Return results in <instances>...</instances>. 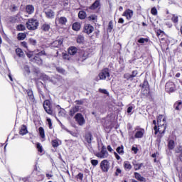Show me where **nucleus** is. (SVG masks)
I'll return each instance as SVG.
<instances>
[{
  "label": "nucleus",
  "instance_id": "nucleus-1",
  "mask_svg": "<svg viewBox=\"0 0 182 182\" xmlns=\"http://www.w3.org/2000/svg\"><path fill=\"white\" fill-rule=\"evenodd\" d=\"M26 26L27 29H29V31H35L38 29V26H39V22L36 19L31 18L28 19L26 23Z\"/></svg>",
  "mask_w": 182,
  "mask_h": 182
},
{
  "label": "nucleus",
  "instance_id": "nucleus-2",
  "mask_svg": "<svg viewBox=\"0 0 182 182\" xmlns=\"http://www.w3.org/2000/svg\"><path fill=\"white\" fill-rule=\"evenodd\" d=\"M100 80H110V70L104 68L99 74Z\"/></svg>",
  "mask_w": 182,
  "mask_h": 182
},
{
  "label": "nucleus",
  "instance_id": "nucleus-3",
  "mask_svg": "<svg viewBox=\"0 0 182 182\" xmlns=\"http://www.w3.org/2000/svg\"><path fill=\"white\" fill-rule=\"evenodd\" d=\"M95 156L99 159H107L109 157V152H107V149L105 145L102 146L101 151L97 152Z\"/></svg>",
  "mask_w": 182,
  "mask_h": 182
},
{
  "label": "nucleus",
  "instance_id": "nucleus-4",
  "mask_svg": "<svg viewBox=\"0 0 182 182\" xmlns=\"http://www.w3.org/2000/svg\"><path fill=\"white\" fill-rule=\"evenodd\" d=\"M100 167H101V170L104 173H107V171H109V169L110 168V162H109V161L105 159L101 161Z\"/></svg>",
  "mask_w": 182,
  "mask_h": 182
},
{
  "label": "nucleus",
  "instance_id": "nucleus-5",
  "mask_svg": "<svg viewBox=\"0 0 182 182\" xmlns=\"http://www.w3.org/2000/svg\"><path fill=\"white\" fill-rule=\"evenodd\" d=\"M165 90L168 93H173L176 90V85L173 82H168L165 85Z\"/></svg>",
  "mask_w": 182,
  "mask_h": 182
},
{
  "label": "nucleus",
  "instance_id": "nucleus-6",
  "mask_svg": "<svg viewBox=\"0 0 182 182\" xmlns=\"http://www.w3.org/2000/svg\"><path fill=\"white\" fill-rule=\"evenodd\" d=\"M63 43V38H58L55 41L51 43V48L53 49H55L60 48Z\"/></svg>",
  "mask_w": 182,
  "mask_h": 182
},
{
  "label": "nucleus",
  "instance_id": "nucleus-7",
  "mask_svg": "<svg viewBox=\"0 0 182 182\" xmlns=\"http://www.w3.org/2000/svg\"><path fill=\"white\" fill-rule=\"evenodd\" d=\"M135 135L134 137L135 139H142L143 136H144V129L140 128L139 127H136L135 128Z\"/></svg>",
  "mask_w": 182,
  "mask_h": 182
},
{
  "label": "nucleus",
  "instance_id": "nucleus-8",
  "mask_svg": "<svg viewBox=\"0 0 182 182\" xmlns=\"http://www.w3.org/2000/svg\"><path fill=\"white\" fill-rule=\"evenodd\" d=\"M44 110L48 113V114H53V111H52V108H50V101L46 100L43 102Z\"/></svg>",
  "mask_w": 182,
  "mask_h": 182
},
{
  "label": "nucleus",
  "instance_id": "nucleus-9",
  "mask_svg": "<svg viewBox=\"0 0 182 182\" xmlns=\"http://www.w3.org/2000/svg\"><path fill=\"white\" fill-rule=\"evenodd\" d=\"M75 119L78 123L79 126H83V124L85 123V117H83V115H82L80 113L76 114Z\"/></svg>",
  "mask_w": 182,
  "mask_h": 182
},
{
  "label": "nucleus",
  "instance_id": "nucleus-10",
  "mask_svg": "<svg viewBox=\"0 0 182 182\" xmlns=\"http://www.w3.org/2000/svg\"><path fill=\"white\" fill-rule=\"evenodd\" d=\"M93 31H95V28L93 27V26H92L90 24H85L84 26L83 32L85 33H87V35H90V33H92V32H93Z\"/></svg>",
  "mask_w": 182,
  "mask_h": 182
},
{
  "label": "nucleus",
  "instance_id": "nucleus-11",
  "mask_svg": "<svg viewBox=\"0 0 182 182\" xmlns=\"http://www.w3.org/2000/svg\"><path fill=\"white\" fill-rule=\"evenodd\" d=\"M142 92L143 95H149V82L145 79L144 80V82L142 84Z\"/></svg>",
  "mask_w": 182,
  "mask_h": 182
},
{
  "label": "nucleus",
  "instance_id": "nucleus-12",
  "mask_svg": "<svg viewBox=\"0 0 182 182\" xmlns=\"http://www.w3.org/2000/svg\"><path fill=\"white\" fill-rule=\"evenodd\" d=\"M44 14H46V16L48 18V19H53V18H55V11L52 9H45Z\"/></svg>",
  "mask_w": 182,
  "mask_h": 182
},
{
  "label": "nucleus",
  "instance_id": "nucleus-13",
  "mask_svg": "<svg viewBox=\"0 0 182 182\" xmlns=\"http://www.w3.org/2000/svg\"><path fill=\"white\" fill-rule=\"evenodd\" d=\"M66 22H68V18L66 17H57L55 18V23L58 25H66Z\"/></svg>",
  "mask_w": 182,
  "mask_h": 182
},
{
  "label": "nucleus",
  "instance_id": "nucleus-14",
  "mask_svg": "<svg viewBox=\"0 0 182 182\" xmlns=\"http://www.w3.org/2000/svg\"><path fill=\"white\" fill-rule=\"evenodd\" d=\"M122 16H125L128 21H130V19H132V18L133 17V10H126L123 13Z\"/></svg>",
  "mask_w": 182,
  "mask_h": 182
},
{
  "label": "nucleus",
  "instance_id": "nucleus-15",
  "mask_svg": "<svg viewBox=\"0 0 182 182\" xmlns=\"http://www.w3.org/2000/svg\"><path fill=\"white\" fill-rule=\"evenodd\" d=\"M89 58V53L86 51H83L80 55V57L78 58V62H85Z\"/></svg>",
  "mask_w": 182,
  "mask_h": 182
},
{
  "label": "nucleus",
  "instance_id": "nucleus-16",
  "mask_svg": "<svg viewBox=\"0 0 182 182\" xmlns=\"http://www.w3.org/2000/svg\"><path fill=\"white\" fill-rule=\"evenodd\" d=\"M97 8H100V0H95V1L89 7V9L95 11V9H97Z\"/></svg>",
  "mask_w": 182,
  "mask_h": 182
},
{
  "label": "nucleus",
  "instance_id": "nucleus-17",
  "mask_svg": "<svg viewBox=\"0 0 182 182\" xmlns=\"http://www.w3.org/2000/svg\"><path fill=\"white\" fill-rule=\"evenodd\" d=\"M85 140L87 141V143H92V141L93 140V135L90 132H87L85 134Z\"/></svg>",
  "mask_w": 182,
  "mask_h": 182
},
{
  "label": "nucleus",
  "instance_id": "nucleus-18",
  "mask_svg": "<svg viewBox=\"0 0 182 182\" xmlns=\"http://www.w3.org/2000/svg\"><path fill=\"white\" fill-rule=\"evenodd\" d=\"M19 134H21V136H25V134H28V127H26V125L23 124L21 127Z\"/></svg>",
  "mask_w": 182,
  "mask_h": 182
},
{
  "label": "nucleus",
  "instance_id": "nucleus-19",
  "mask_svg": "<svg viewBox=\"0 0 182 182\" xmlns=\"http://www.w3.org/2000/svg\"><path fill=\"white\" fill-rule=\"evenodd\" d=\"M77 53V48L75 46H71L68 48V55H71L72 56L76 55Z\"/></svg>",
  "mask_w": 182,
  "mask_h": 182
},
{
  "label": "nucleus",
  "instance_id": "nucleus-20",
  "mask_svg": "<svg viewBox=\"0 0 182 182\" xmlns=\"http://www.w3.org/2000/svg\"><path fill=\"white\" fill-rule=\"evenodd\" d=\"M134 177L138 181L141 182H146V178L141 176V175L137 172H135L134 173Z\"/></svg>",
  "mask_w": 182,
  "mask_h": 182
},
{
  "label": "nucleus",
  "instance_id": "nucleus-21",
  "mask_svg": "<svg viewBox=\"0 0 182 182\" xmlns=\"http://www.w3.org/2000/svg\"><path fill=\"white\" fill-rule=\"evenodd\" d=\"M26 11L27 14H29V15H31V14H33V12H35V7H33V5H27L26 6Z\"/></svg>",
  "mask_w": 182,
  "mask_h": 182
},
{
  "label": "nucleus",
  "instance_id": "nucleus-22",
  "mask_svg": "<svg viewBox=\"0 0 182 182\" xmlns=\"http://www.w3.org/2000/svg\"><path fill=\"white\" fill-rule=\"evenodd\" d=\"M159 129L158 131H155V134H157L158 133H160V134L164 135V133H166V125L164 124H163L161 127H163L164 129L161 130V128L160 127V125H159Z\"/></svg>",
  "mask_w": 182,
  "mask_h": 182
},
{
  "label": "nucleus",
  "instance_id": "nucleus-23",
  "mask_svg": "<svg viewBox=\"0 0 182 182\" xmlns=\"http://www.w3.org/2000/svg\"><path fill=\"white\" fill-rule=\"evenodd\" d=\"M27 95L28 96V99L31 100V102H33L35 100V96H33V92L32 90L28 89L26 90Z\"/></svg>",
  "mask_w": 182,
  "mask_h": 182
},
{
  "label": "nucleus",
  "instance_id": "nucleus-24",
  "mask_svg": "<svg viewBox=\"0 0 182 182\" xmlns=\"http://www.w3.org/2000/svg\"><path fill=\"white\" fill-rule=\"evenodd\" d=\"M173 108L175 109V110H178L180 111L182 109V102L181 101H178L175 102V104L173 105Z\"/></svg>",
  "mask_w": 182,
  "mask_h": 182
},
{
  "label": "nucleus",
  "instance_id": "nucleus-25",
  "mask_svg": "<svg viewBox=\"0 0 182 182\" xmlns=\"http://www.w3.org/2000/svg\"><path fill=\"white\" fill-rule=\"evenodd\" d=\"M23 73L25 76H29V75H31V68L28 67V65H25L23 66Z\"/></svg>",
  "mask_w": 182,
  "mask_h": 182
},
{
  "label": "nucleus",
  "instance_id": "nucleus-26",
  "mask_svg": "<svg viewBox=\"0 0 182 182\" xmlns=\"http://www.w3.org/2000/svg\"><path fill=\"white\" fill-rule=\"evenodd\" d=\"M16 53L17 56H18L19 58H25V53L22 50V49H21L19 48L16 49Z\"/></svg>",
  "mask_w": 182,
  "mask_h": 182
},
{
  "label": "nucleus",
  "instance_id": "nucleus-27",
  "mask_svg": "<svg viewBox=\"0 0 182 182\" xmlns=\"http://www.w3.org/2000/svg\"><path fill=\"white\" fill-rule=\"evenodd\" d=\"M79 112V106H75L70 110V116H75V113Z\"/></svg>",
  "mask_w": 182,
  "mask_h": 182
},
{
  "label": "nucleus",
  "instance_id": "nucleus-28",
  "mask_svg": "<svg viewBox=\"0 0 182 182\" xmlns=\"http://www.w3.org/2000/svg\"><path fill=\"white\" fill-rule=\"evenodd\" d=\"M42 31H44V32H49V30L50 29V24L44 23L41 26Z\"/></svg>",
  "mask_w": 182,
  "mask_h": 182
},
{
  "label": "nucleus",
  "instance_id": "nucleus-29",
  "mask_svg": "<svg viewBox=\"0 0 182 182\" xmlns=\"http://www.w3.org/2000/svg\"><path fill=\"white\" fill-rule=\"evenodd\" d=\"M33 61L34 62V63H37V65H42V63H43V61L41 59V58H39L38 56L33 57Z\"/></svg>",
  "mask_w": 182,
  "mask_h": 182
},
{
  "label": "nucleus",
  "instance_id": "nucleus-30",
  "mask_svg": "<svg viewBox=\"0 0 182 182\" xmlns=\"http://www.w3.org/2000/svg\"><path fill=\"white\" fill-rule=\"evenodd\" d=\"M73 31H80V23H74L72 26Z\"/></svg>",
  "mask_w": 182,
  "mask_h": 182
},
{
  "label": "nucleus",
  "instance_id": "nucleus-31",
  "mask_svg": "<svg viewBox=\"0 0 182 182\" xmlns=\"http://www.w3.org/2000/svg\"><path fill=\"white\" fill-rule=\"evenodd\" d=\"M85 42V37L82 35H79L77 37V43L82 44Z\"/></svg>",
  "mask_w": 182,
  "mask_h": 182
},
{
  "label": "nucleus",
  "instance_id": "nucleus-32",
  "mask_svg": "<svg viewBox=\"0 0 182 182\" xmlns=\"http://www.w3.org/2000/svg\"><path fill=\"white\" fill-rule=\"evenodd\" d=\"M78 17L80 19H85L86 12H85L84 11H80L78 13Z\"/></svg>",
  "mask_w": 182,
  "mask_h": 182
},
{
  "label": "nucleus",
  "instance_id": "nucleus-33",
  "mask_svg": "<svg viewBox=\"0 0 182 182\" xmlns=\"http://www.w3.org/2000/svg\"><path fill=\"white\" fill-rule=\"evenodd\" d=\"M39 134L42 139H45V129L43 127H40L38 129Z\"/></svg>",
  "mask_w": 182,
  "mask_h": 182
},
{
  "label": "nucleus",
  "instance_id": "nucleus-34",
  "mask_svg": "<svg viewBox=\"0 0 182 182\" xmlns=\"http://www.w3.org/2000/svg\"><path fill=\"white\" fill-rule=\"evenodd\" d=\"M168 147L169 150H173L174 147H176V145L174 144V141L173 140H170L168 144Z\"/></svg>",
  "mask_w": 182,
  "mask_h": 182
},
{
  "label": "nucleus",
  "instance_id": "nucleus-35",
  "mask_svg": "<svg viewBox=\"0 0 182 182\" xmlns=\"http://www.w3.org/2000/svg\"><path fill=\"white\" fill-rule=\"evenodd\" d=\"M26 38V34L25 33H19L18 34V41H23Z\"/></svg>",
  "mask_w": 182,
  "mask_h": 182
},
{
  "label": "nucleus",
  "instance_id": "nucleus-36",
  "mask_svg": "<svg viewBox=\"0 0 182 182\" xmlns=\"http://www.w3.org/2000/svg\"><path fill=\"white\" fill-rule=\"evenodd\" d=\"M117 152L118 154H124V151L123 150V146H118L117 148Z\"/></svg>",
  "mask_w": 182,
  "mask_h": 182
},
{
  "label": "nucleus",
  "instance_id": "nucleus-37",
  "mask_svg": "<svg viewBox=\"0 0 182 182\" xmlns=\"http://www.w3.org/2000/svg\"><path fill=\"white\" fill-rule=\"evenodd\" d=\"M17 31H25L26 29V27L23 24L18 25L16 27Z\"/></svg>",
  "mask_w": 182,
  "mask_h": 182
},
{
  "label": "nucleus",
  "instance_id": "nucleus-38",
  "mask_svg": "<svg viewBox=\"0 0 182 182\" xmlns=\"http://www.w3.org/2000/svg\"><path fill=\"white\" fill-rule=\"evenodd\" d=\"M124 167L127 170H132V164H130V163H129V162H124Z\"/></svg>",
  "mask_w": 182,
  "mask_h": 182
},
{
  "label": "nucleus",
  "instance_id": "nucleus-39",
  "mask_svg": "<svg viewBox=\"0 0 182 182\" xmlns=\"http://www.w3.org/2000/svg\"><path fill=\"white\" fill-rule=\"evenodd\" d=\"M124 78L127 79V80H133V78L132 77V74L130 73H126L124 75Z\"/></svg>",
  "mask_w": 182,
  "mask_h": 182
},
{
  "label": "nucleus",
  "instance_id": "nucleus-40",
  "mask_svg": "<svg viewBox=\"0 0 182 182\" xmlns=\"http://www.w3.org/2000/svg\"><path fill=\"white\" fill-rule=\"evenodd\" d=\"M112 30H113V21H111L109 22L107 31L108 32H112Z\"/></svg>",
  "mask_w": 182,
  "mask_h": 182
},
{
  "label": "nucleus",
  "instance_id": "nucleus-41",
  "mask_svg": "<svg viewBox=\"0 0 182 182\" xmlns=\"http://www.w3.org/2000/svg\"><path fill=\"white\" fill-rule=\"evenodd\" d=\"M66 114V111L65 109H60L59 112H58V116H61L62 117H65Z\"/></svg>",
  "mask_w": 182,
  "mask_h": 182
},
{
  "label": "nucleus",
  "instance_id": "nucleus-42",
  "mask_svg": "<svg viewBox=\"0 0 182 182\" xmlns=\"http://www.w3.org/2000/svg\"><path fill=\"white\" fill-rule=\"evenodd\" d=\"M171 21L174 23H178V16H177L175 14H173L172 18H171Z\"/></svg>",
  "mask_w": 182,
  "mask_h": 182
},
{
  "label": "nucleus",
  "instance_id": "nucleus-43",
  "mask_svg": "<svg viewBox=\"0 0 182 182\" xmlns=\"http://www.w3.org/2000/svg\"><path fill=\"white\" fill-rule=\"evenodd\" d=\"M149 42V38H141L138 40V43H145Z\"/></svg>",
  "mask_w": 182,
  "mask_h": 182
},
{
  "label": "nucleus",
  "instance_id": "nucleus-44",
  "mask_svg": "<svg viewBox=\"0 0 182 182\" xmlns=\"http://www.w3.org/2000/svg\"><path fill=\"white\" fill-rule=\"evenodd\" d=\"M52 146H53V147H58L59 146V141H58V139L53 140Z\"/></svg>",
  "mask_w": 182,
  "mask_h": 182
},
{
  "label": "nucleus",
  "instance_id": "nucleus-45",
  "mask_svg": "<svg viewBox=\"0 0 182 182\" xmlns=\"http://www.w3.org/2000/svg\"><path fill=\"white\" fill-rule=\"evenodd\" d=\"M36 85H37V87H43V82H41V81H39L38 80H36Z\"/></svg>",
  "mask_w": 182,
  "mask_h": 182
},
{
  "label": "nucleus",
  "instance_id": "nucleus-46",
  "mask_svg": "<svg viewBox=\"0 0 182 182\" xmlns=\"http://www.w3.org/2000/svg\"><path fill=\"white\" fill-rule=\"evenodd\" d=\"M40 79L41 80H48V75H46V74L41 73L40 74Z\"/></svg>",
  "mask_w": 182,
  "mask_h": 182
},
{
  "label": "nucleus",
  "instance_id": "nucleus-47",
  "mask_svg": "<svg viewBox=\"0 0 182 182\" xmlns=\"http://www.w3.org/2000/svg\"><path fill=\"white\" fill-rule=\"evenodd\" d=\"M133 165L134 166V170L137 171V170H140V165L139 164L136 163V161L133 162Z\"/></svg>",
  "mask_w": 182,
  "mask_h": 182
},
{
  "label": "nucleus",
  "instance_id": "nucleus-48",
  "mask_svg": "<svg viewBox=\"0 0 182 182\" xmlns=\"http://www.w3.org/2000/svg\"><path fill=\"white\" fill-rule=\"evenodd\" d=\"M36 147H37V149H38L39 153H42V151H43V148H42L41 144L37 143V144H36Z\"/></svg>",
  "mask_w": 182,
  "mask_h": 182
},
{
  "label": "nucleus",
  "instance_id": "nucleus-49",
  "mask_svg": "<svg viewBox=\"0 0 182 182\" xmlns=\"http://www.w3.org/2000/svg\"><path fill=\"white\" fill-rule=\"evenodd\" d=\"M89 21H96L97 16L96 15H91L88 17Z\"/></svg>",
  "mask_w": 182,
  "mask_h": 182
},
{
  "label": "nucleus",
  "instance_id": "nucleus-50",
  "mask_svg": "<svg viewBox=\"0 0 182 182\" xmlns=\"http://www.w3.org/2000/svg\"><path fill=\"white\" fill-rule=\"evenodd\" d=\"M151 14H152L154 16L157 15V9L156 7H153L151 10Z\"/></svg>",
  "mask_w": 182,
  "mask_h": 182
},
{
  "label": "nucleus",
  "instance_id": "nucleus-51",
  "mask_svg": "<svg viewBox=\"0 0 182 182\" xmlns=\"http://www.w3.org/2000/svg\"><path fill=\"white\" fill-rule=\"evenodd\" d=\"M91 164L92 166H97V164H99V161L96 160V159H92L91 160Z\"/></svg>",
  "mask_w": 182,
  "mask_h": 182
},
{
  "label": "nucleus",
  "instance_id": "nucleus-52",
  "mask_svg": "<svg viewBox=\"0 0 182 182\" xmlns=\"http://www.w3.org/2000/svg\"><path fill=\"white\" fill-rule=\"evenodd\" d=\"M138 73H139L137 72V70H134V71H132V74H131V76H132V79H133L134 77H136L137 76Z\"/></svg>",
  "mask_w": 182,
  "mask_h": 182
},
{
  "label": "nucleus",
  "instance_id": "nucleus-53",
  "mask_svg": "<svg viewBox=\"0 0 182 182\" xmlns=\"http://www.w3.org/2000/svg\"><path fill=\"white\" fill-rule=\"evenodd\" d=\"M176 153H179L180 154H182V146H179L176 150Z\"/></svg>",
  "mask_w": 182,
  "mask_h": 182
},
{
  "label": "nucleus",
  "instance_id": "nucleus-54",
  "mask_svg": "<svg viewBox=\"0 0 182 182\" xmlns=\"http://www.w3.org/2000/svg\"><path fill=\"white\" fill-rule=\"evenodd\" d=\"M87 147L90 151H93V147H92V143H87Z\"/></svg>",
  "mask_w": 182,
  "mask_h": 182
},
{
  "label": "nucleus",
  "instance_id": "nucleus-55",
  "mask_svg": "<svg viewBox=\"0 0 182 182\" xmlns=\"http://www.w3.org/2000/svg\"><path fill=\"white\" fill-rule=\"evenodd\" d=\"M47 122L48 123L49 129H52V119H50V118H47Z\"/></svg>",
  "mask_w": 182,
  "mask_h": 182
},
{
  "label": "nucleus",
  "instance_id": "nucleus-56",
  "mask_svg": "<svg viewBox=\"0 0 182 182\" xmlns=\"http://www.w3.org/2000/svg\"><path fill=\"white\" fill-rule=\"evenodd\" d=\"M132 150L134 151V154H137V152L139 151V149L136 146H132Z\"/></svg>",
  "mask_w": 182,
  "mask_h": 182
},
{
  "label": "nucleus",
  "instance_id": "nucleus-57",
  "mask_svg": "<svg viewBox=\"0 0 182 182\" xmlns=\"http://www.w3.org/2000/svg\"><path fill=\"white\" fill-rule=\"evenodd\" d=\"M29 42L33 46L36 45V40H35L33 38H30Z\"/></svg>",
  "mask_w": 182,
  "mask_h": 182
},
{
  "label": "nucleus",
  "instance_id": "nucleus-58",
  "mask_svg": "<svg viewBox=\"0 0 182 182\" xmlns=\"http://www.w3.org/2000/svg\"><path fill=\"white\" fill-rule=\"evenodd\" d=\"M77 178H79V180H83V173H79L77 175Z\"/></svg>",
  "mask_w": 182,
  "mask_h": 182
},
{
  "label": "nucleus",
  "instance_id": "nucleus-59",
  "mask_svg": "<svg viewBox=\"0 0 182 182\" xmlns=\"http://www.w3.org/2000/svg\"><path fill=\"white\" fill-rule=\"evenodd\" d=\"M99 92H100V93H103L104 95H107V90H105V89H100Z\"/></svg>",
  "mask_w": 182,
  "mask_h": 182
},
{
  "label": "nucleus",
  "instance_id": "nucleus-60",
  "mask_svg": "<svg viewBox=\"0 0 182 182\" xmlns=\"http://www.w3.org/2000/svg\"><path fill=\"white\" fill-rule=\"evenodd\" d=\"M38 90L39 95H41V96H42V97H43V91H42V87H38Z\"/></svg>",
  "mask_w": 182,
  "mask_h": 182
},
{
  "label": "nucleus",
  "instance_id": "nucleus-61",
  "mask_svg": "<svg viewBox=\"0 0 182 182\" xmlns=\"http://www.w3.org/2000/svg\"><path fill=\"white\" fill-rule=\"evenodd\" d=\"M63 59L69 60V55L68 54H66V53L63 54Z\"/></svg>",
  "mask_w": 182,
  "mask_h": 182
},
{
  "label": "nucleus",
  "instance_id": "nucleus-62",
  "mask_svg": "<svg viewBox=\"0 0 182 182\" xmlns=\"http://www.w3.org/2000/svg\"><path fill=\"white\" fill-rule=\"evenodd\" d=\"M122 173V170L120 168H117L115 175L119 176V174Z\"/></svg>",
  "mask_w": 182,
  "mask_h": 182
},
{
  "label": "nucleus",
  "instance_id": "nucleus-63",
  "mask_svg": "<svg viewBox=\"0 0 182 182\" xmlns=\"http://www.w3.org/2000/svg\"><path fill=\"white\" fill-rule=\"evenodd\" d=\"M107 149L108 151H109V153H113V149H112V146L110 145H108Z\"/></svg>",
  "mask_w": 182,
  "mask_h": 182
},
{
  "label": "nucleus",
  "instance_id": "nucleus-64",
  "mask_svg": "<svg viewBox=\"0 0 182 182\" xmlns=\"http://www.w3.org/2000/svg\"><path fill=\"white\" fill-rule=\"evenodd\" d=\"M114 154L117 160H120V156L117 152H114Z\"/></svg>",
  "mask_w": 182,
  "mask_h": 182
}]
</instances>
